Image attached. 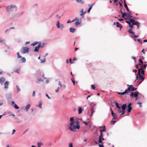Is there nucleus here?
Here are the masks:
<instances>
[{"mask_svg": "<svg viewBox=\"0 0 147 147\" xmlns=\"http://www.w3.org/2000/svg\"><path fill=\"white\" fill-rule=\"evenodd\" d=\"M71 80L72 82H73V83L74 85H75V81L74 80V79H71Z\"/></svg>", "mask_w": 147, "mask_h": 147, "instance_id": "603ef678", "label": "nucleus"}, {"mask_svg": "<svg viewBox=\"0 0 147 147\" xmlns=\"http://www.w3.org/2000/svg\"><path fill=\"white\" fill-rule=\"evenodd\" d=\"M43 144L41 142H38L37 143L38 147H40Z\"/></svg>", "mask_w": 147, "mask_h": 147, "instance_id": "393cba45", "label": "nucleus"}, {"mask_svg": "<svg viewBox=\"0 0 147 147\" xmlns=\"http://www.w3.org/2000/svg\"><path fill=\"white\" fill-rule=\"evenodd\" d=\"M102 131H100V136H99V137H102L103 136V134L102 133Z\"/></svg>", "mask_w": 147, "mask_h": 147, "instance_id": "c03bdc74", "label": "nucleus"}, {"mask_svg": "<svg viewBox=\"0 0 147 147\" xmlns=\"http://www.w3.org/2000/svg\"><path fill=\"white\" fill-rule=\"evenodd\" d=\"M9 84V82L6 81L4 83V88L7 89L8 88V86Z\"/></svg>", "mask_w": 147, "mask_h": 147, "instance_id": "9d476101", "label": "nucleus"}, {"mask_svg": "<svg viewBox=\"0 0 147 147\" xmlns=\"http://www.w3.org/2000/svg\"><path fill=\"white\" fill-rule=\"evenodd\" d=\"M99 146L100 147H104V146L102 144H99Z\"/></svg>", "mask_w": 147, "mask_h": 147, "instance_id": "774afa93", "label": "nucleus"}, {"mask_svg": "<svg viewBox=\"0 0 147 147\" xmlns=\"http://www.w3.org/2000/svg\"><path fill=\"white\" fill-rule=\"evenodd\" d=\"M5 80V78L3 77H2L0 78V83L1 84H2Z\"/></svg>", "mask_w": 147, "mask_h": 147, "instance_id": "1a4fd4ad", "label": "nucleus"}, {"mask_svg": "<svg viewBox=\"0 0 147 147\" xmlns=\"http://www.w3.org/2000/svg\"><path fill=\"white\" fill-rule=\"evenodd\" d=\"M17 55H18V58H21L22 57V56H21L20 55L19 52L17 53Z\"/></svg>", "mask_w": 147, "mask_h": 147, "instance_id": "37998d69", "label": "nucleus"}, {"mask_svg": "<svg viewBox=\"0 0 147 147\" xmlns=\"http://www.w3.org/2000/svg\"><path fill=\"white\" fill-rule=\"evenodd\" d=\"M6 9L7 11L11 12L14 11H16L17 7L15 5H11L10 6L7 7Z\"/></svg>", "mask_w": 147, "mask_h": 147, "instance_id": "f03ea898", "label": "nucleus"}, {"mask_svg": "<svg viewBox=\"0 0 147 147\" xmlns=\"http://www.w3.org/2000/svg\"><path fill=\"white\" fill-rule=\"evenodd\" d=\"M76 1L78 3H80L82 4H83L84 3V2L82 0H76Z\"/></svg>", "mask_w": 147, "mask_h": 147, "instance_id": "a211bd4d", "label": "nucleus"}, {"mask_svg": "<svg viewBox=\"0 0 147 147\" xmlns=\"http://www.w3.org/2000/svg\"><path fill=\"white\" fill-rule=\"evenodd\" d=\"M75 29L73 28H71L69 29L70 31V32L72 33H74V32L75 30Z\"/></svg>", "mask_w": 147, "mask_h": 147, "instance_id": "f3484780", "label": "nucleus"}, {"mask_svg": "<svg viewBox=\"0 0 147 147\" xmlns=\"http://www.w3.org/2000/svg\"><path fill=\"white\" fill-rule=\"evenodd\" d=\"M78 111L79 112V114H80L81 113L82 111V108L81 107H79L78 109Z\"/></svg>", "mask_w": 147, "mask_h": 147, "instance_id": "a878e982", "label": "nucleus"}, {"mask_svg": "<svg viewBox=\"0 0 147 147\" xmlns=\"http://www.w3.org/2000/svg\"><path fill=\"white\" fill-rule=\"evenodd\" d=\"M16 131L14 129H13L12 131V135Z\"/></svg>", "mask_w": 147, "mask_h": 147, "instance_id": "69168bd1", "label": "nucleus"}, {"mask_svg": "<svg viewBox=\"0 0 147 147\" xmlns=\"http://www.w3.org/2000/svg\"><path fill=\"white\" fill-rule=\"evenodd\" d=\"M139 62L140 63H142V64H143V61H142V60L141 59H139Z\"/></svg>", "mask_w": 147, "mask_h": 147, "instance_id": "09e8293b", "label": "nucleus"}, {"mask_svg": "<svg viewBox=\"0 0 147 147\" xmlns=\"http://www.w3.org/2000/svg\"><path fill=\"white\" fill-rule=\"evenodd\" d=\"M139 76L140 79L142 80L143 81L144 79V77L143 75H142L140 74H138Z\"/></svg>", "mask_w": 147, "mask_h": 147, "instance_id": "6ab92c4d", "label": "nucleus"}, {"mask_svg": "<svg viewBox=\"0 0 147 147\" xmlns=\"http://www.w3.org/2000/svg\"><path fill=\"white\" fill-rule=\"evenodd\" d=\"M59 87H58L57 88V89H56L55 90V92H57L59 91Z\"/></svg>", "mask_w": 147, "mask_h": 147, "instance_id": "680f3d73", "label": "nucleus"}, {"mask_svg": "<svg viewBox=\"0 0 147 147\" xmlns=\"http://www.w3.org/2000/svg\"><path fill=\"white\" fill-rule=\"evenodd\" d=\"M124 1V7L125 8H126V9L127 10V11H129V9L128 8V7L127 6V4L125 2V1Z\"/></svg>", "mask_w": 147, "mask_h": 147, "instance_id": "412c9836", "label": "nucleus"}, {"mask_svg": "<svg viewBox=\"0 0 147 147\" xmlns=\"http://www.w3.org/2000/svg\"><path fill=\"white\" fill-rule=\"evenodd\" d=\"M80 23L79 21H77L75 23V25L76 26L80 24Z\"/></svg>", "mask_w": 147, "mask_h": 147, "instance_id": "ea45409f", "label": "nucleus"}, {"mask_svg": "<svg viewBox=\"0 0 147 147\" xmlns=\"http://www.w3.org/2000/svg\"><path fill=\"white\" fill-rule=\"evenodd\" d=\"M60 24L59 22V21H58L57 22L56 24V26L57 28H59L60 27Z\"/></svg>", "mask_w": 147, "mask_h": 147, "instance_id": "bb28decb", "label": "nucleus"}, {"mask_svg": "<svg viewBox=\"0 0 147 147\" xmlns=\"http://www.w3.org/2000/svg\"><path fill=\"white\" fill-rule=\"evenodd\" d=\"M39 42H34V43L32 44H31V45H32L33 46H35V45H37L38 44H39Z\"/></svg>", "mask_w": 147, "mask_h": 147, "instance_id": "2f4dec72", "label": "nucleus"}, {"mask_svg": "<svg viewBox=\"0 0 147 147\" xmlns=\"http://www.w3.org/2000/svg\"><path fill=\"white\" fill-rule=\"evenodd\" d=\"M131 103H129L128 104L127 106V111L128 113H130L132 109V108L131 107Z\"/></svg>", "mask_w": 147, "mask_h": 147, "instance_id": "0eeeda50", "label": "nucleus"}, {"mask_svg": "<svg viewBox=\"0 0 147 147\" xmlns=\"http://www.w3.org/2000/svg\"><path fill=\"white\" fill-rule=\"evenodd\" d=\"M140 25V24L139 23V22L138 24L136 25H137V28H139Z\"/></svg>", "mask_w": 147, "mask_h": 147, "instance_id": "e2e57ef3", "label": "nucleus"}, {"mask_svg": "<svg viewBox=\"0 0 147 147\" xmlns=\"http://www.w3.org/2000/svg\"><path fill=\"white\" fill-rule=\"evenodd\" d=\"M130 87L131 88V91H132L135 90L137 89V88H134L132 85H130Z\"/></svg>", "mask_w": 147, "mask_h": 147, "instance_id": "4468645a", "label": "nucleus"}, {"mask_svg": "<svg viewBox=\"0 0 147 147\" xmlns=\"http://www.w3.org/2000/svg\"><path fill=\"white\" fill-rule=\"evenodd\" d=\"M117 93L119 94V95H123L126 94V91H124L123 92H117Z\"/></svg>", "mask_w": 147, "mask_h": 147, "instance_id": "cd10ccee", "label": "nucleus"}, {"mask_svg": "<svg viewBox=\"0 0 147 147\" xmlns=\"http://www.w3.org/2000/svg\"><path fill=\"white\" fill-rule=\"evenodd\" d=\"M126 107V104H123L121 107L122 110H125V109Z\"/></svg>", "mask_w": 147, "mask_h": 147, "instance_id": "5701e85b", "label": "nucleus"}, {"mask_svg": "<svg viewBox=\"0 0 147 147\" xmlns=\"http://www.w3.org/2000/svg\"><path fill=\"white\" fill-rule=\"evenodd\" d=\"M137 104L139 105V106L140 107H142V103L141 102H138V103Z\"/></svg>", "mask_w": 147, "mask_h": 147, "instance_id": "de8ad7c7", "label": "nucleus"}, {"mask_svg": "<svg viewBox=\"0 0 147 147\" xmlns=\"http://www.w3.org/2000/svg\"><path fill=\"white\" fill-rule=\"evenodd\" d=\"M147 65H144L143 66L141 67V68H142L143 69V68H145L146 67Z\"/></svg>", "mask_w": 147, "mask_h": 147, "instance_id": "a18cd8bd", "label": "nucleus"}, {"mask_svg": "<svg viewBox=\"0 0 147 147\" xmlns=\"http://www.w3.org/2000/svg\"><path fill=\"white\" fill-rule=\"evenodd\" d=\"M70 121H71L70 123V126H69L68 129L71 131L74 132L76 131V129H79L80 126L79 125H77L76 126L75 125H74V117H71L70 118Z\"/></svg>", "mask_w": 147, "mask_h": 147, "instance_id": "f257e3e1", "label": "nucleus"}, {"mask_svg": "<svg viewBox=\"0 0 147 147\" xmlns=\"http://www.w3.org/2000/svg\"><path fill=\"white\" fill-rule=\"evenodd\" d=\"M16 87H17V89L18 90V91H20V88H19V87L18 86H16Z\"/></svg>", "mask_w": 147, "mask_h": 147, "instance_id": "3c124183", "label": "nucleus"}, {"mask_svg": "<svg viewBox=\"0 0 147 147\" xmlns=\"http://www.w3.org/2000/svg\"><path fill=\"white\" fill-rule=\"evenodd\" d=\"M30 107V104L28 105L25 107L24 110L27 111L29 108Z\"/></svg>", "mask_w": 147, "mask_h": 147, "instance_id": "dca6fc26", "label": "nucleus"}, {"mask_svg": "<svg viewBox=\"0 0 147 147\" xmlns=\"http://www.w3.org/2000/svg\"><path fill=\"white\" fill-rule=\"evenodd\" d=\"M94 5V4H92L90 6V7L88 9V13H89L90 11V10L91 9V8H92V6H93V5Z\"/></svg>", "mask_w": 147, "mask_h": 147, "instance_id": "473e14b6", "label": "nucleus"}, {"mask_svg": "<svg viewBox=\"0 0 147 147\" xmlns=\"http://www.w3.org/2000/svg\"><path fill=\"white\" fill-rule=\"evenodd\" d=\"M129 95L130 96H131L132 97H133V96H134V93H133V92H132L130 94H129Z\"/></svg>", "mask_w": 147, "mask_h": 147, "instance_id": "4d7b16f0", "label": "nucleus"}, {"mask_svg": "<svg viewBox=\"0 0 147 147\" xmlns=\"http://www.w3.org/2000/svg\"><path fill=\"white\" fill-rule=\"evenodd\" d=\"M139 93L138 91H137L134 94V96L136 98V100L137 99V97H138V94Z\"/></svg>", "mask_w": 147, "mask_h": 147, "instance_id": "2eb2a0df", "label": "nucleus"}, {"mask_svg": "<svg viewBox=\"0 0 147 147\" xmlns=\"http://www.w3.org/2000/svg\"><path fill=\"white\" fill-rule=\"evenodd\" d=\"M98 142L99 143L102 144V139H101V137H99Z\"/></svg>", "mask_w": 147, "mask_h": 147, "instance_id": "c85d7f7f", "label": "nucleus"}, {"mask_svg": "<svg viewBox=\"0 0 147 147\" xmlns=\"http://www.w3.org/2000/svg\"><path fill=\"white\" fill-rule=\"evenodd\" d=\"M32 95L33 96H35V92L34 91H33Z\"/></svg>", "mask_w": 147, "mask_h": 147, "instance_id": "13d9d810", "label": "nucleus"}, {"mask_svg": "<svg viewBox=\"0 0 147 147\" xmlns=\"http://www.w3.org/2000/svg\"><path fill=\"white\" fill-rule=\"evenodd\" d=\"M124 111L125 110H123L122 111H121V113H122V114L121 115V116L122 115H123V114L124 113H125Z\"/></svg>", "mask_w": 147, "mask_h": 147, "instance_id": "052dcab7", "label": "nucleus"}, {"mask_svg": "<svg viewBox=\"0 0 147 147\" xmlns=\"http://www.w3.org/2000/svg\"><path fill=\"white\" fill-rule=\"evenodd\" d=\"M13 106L15 109H19V107L15 104H14V105Z\"/></svg>", "mask_w": 147, "mask_h": 147, "instance_id": "4c0bfd02", "label": "nucleus"}, {"mask_svg": "<svg viewBox=\"0 0 147 147\" xmlns=\"http://www.w3.org/2000/svg\"><path fill=\"white\" fill-rule=\"evenodd\" d=\"M21 61L22 62H25L26 61V59L24 57H22L21 59Z\"/></svg>", "mask_w": 147, "mask_h": 147, "instance_id": "72a5a7b5", "label": "nucleus"}, {"mask_svg": "<svg viewBox=\"0 0 147 147\" xmlns=\"http://www.w3.org/2000/svg\"><path fill=\"white\" fill-rule=\"evenodd\" d=\"M116 122L115 121L112 120L110 122V124L111 125H113Z\"/></svg>", "mask_w": 147, "mask_h": 147, "instance_id": "f704fd0d", "label": "nucleus"}, {"mask_svg": "<svg viewBox=\"0 0 147 147\" xmlns=\"http://www.w3.org/2000/svg\"><path fill=\"white\" fill-rule=\"evenodd\" d=\"M106 130V128H105V126H104L102 130H100V131H105Z\"/></svg>", "mask_w": 147, "mask_h": 147, "instance_id": "58836bf2", "label": "nucleus"}, {"mask_svg": "<svg viewBox=\"0 0 147 147\" xmlns=\"http://www.w3.org/2000/svg\"><path fill=\"white\" fill-rule=\"evenodd\" d=\"M91 87L92 88V89H95V85L94 84H92L91 85Z\"/></svg>", "mask_w": 147, "mask_h": 147, "instance_id": "5fc2aeb1", "label": "nucleus"}, {"mask_svg": "<svg viewBox=\"0 0 147 147\" xmlns=\"http://www.w3.org/2000/svg\"><path fill=\"white\" fill-rule=\"evenodd\" d=\"M45 45V43H43L42 45L40 44V47L41 48H43L44 47Z\"/></svg>", "mask_w": 147, "mask_h": 147, "instance_id": "a19ab883", "label": "nucleus"}, {"mask_svg": "<svg viewBox=\"0 0 147 147\" xmlns=\"http://www.w3.org/2000/svg\"><path fill=\"white\" fill-rule=\"evenodd\" d=\"M64 27H64V26L63 25V24H61V30H63V29L64 28Z\"/></svg>", "mask_w": 147, "mask_h": 147, "instance_id": "79ce46f5", "label": "nucleus"}, {"mask_svg": "<svg viewBox=\"0 0 147 147\" xmlns=\"http://www.w3.org/2000/svg\"><path fill=\"white\" fill-rule=\"evenodd\" d=\"M132 16H131V14H126V16L125 17V19L127 20L128 19H129V18L132 17Z\"/></svg>", "mask_w": 147, "mask_h": 147, "instance_id": "9b49d317", "label": "nucleus"}, {"mask_svg": "<svg viewBox=\"0 0 147 147\" xmlns=\"http://www.w3.org/2000/svg\"><path fill=\"white\" fill-rule=\"evenodd\" d=\"M138 41L139 42H141L142 40L140 39H139L138 40Z\"/></svg>", "mask_w": 147, "mask_h": 147, "instance_id": "338daca9", "label": "nucleus"}, {"mask_svg": "<svg viewBox=\"0 0 147 147\" xmlns=\"http://www.w3.org/2000/svg\"><path fill=\"white\" fill-rule=\"evenodd\" d=\"M40 47V43L39 42V44H38V45L37 46L35 47V49L34 50V52H37L38 51L39 48Z\"/></svg>", "mask_w": 147, "mask_h": 147, "instance_id": "6e6552de", "label": "nucleus"}, {"mask_svg": "<svg viewBox=\"0 0 147 147\" xmlns=\"http://www.w3.org/2000/svg\"><path fill=\"white\" fill-rule=\"evenodd\" d=\"M79 121H74V124H76V125H78V124H79Z\"/></svg>", "mask_w": 147, "mask_h": 147, "instance_id": "e433bc0d", "label": "nucleus"}, {"mask_svg": "<svg viewBox=\"0 0 147 147\" xmlns=\"http://www.w3.org/2000/svg\"><path fill=\"white\" fill-rule=\"evenodd\" d=\"M138 74H141L142 75H143V76H144V71L142 68H140L138 69Z\"/></svg>", "mask_w": 147, "mask_h": 147, "instance_id": "20e7f679", "label": "nucleus"}, {"mask_svg": "<svg viewBox=\"0 0 147 147\" xmlns=\"http://www.w3.org/2000/svg\"><path fill=\"white\" fill-rule=\"evenodd\" d=\"M69 147H73V145L72 143H70L69 144Z\"/></svg>", "mask_w": 147, "mask_h": 147, "instance_id": "864d4df0", "label": "nucleus"}, {"mask_svg": "<svg viewBox=\"0 0 147 147\" xmlns=\"http://www.w3.org/2000/svg\"><path fill=\"white\" fill-rule=\"evenodd\" d=\"M115 105H116V107L119 109H120V108H121V107H120L119 106V103H117V102H116V103L115 104Z\"/></svg>", "mask_w": 147, "mask_h": 147, "instance_id": "c756f323", "label": "nucleus"}, {"mask_svg": "<svg viewBox=\"0 0 147 147\" xmlns=\"http://www.w3.org/2000/svg\"><path fill=\"white\" fill-rule=\"evenodd\" d=\"M91 115H90V116H92V114L94 112L93 110V107H92L91 109Z\"/></svg>", "mask_w": 147, "mask_h": 147, "instance_id": "7c9ffc66", "label": "nucleus"}, {"mask_svg": "<svg viewBox=\"0 0 147 147\" xmlns=\"http://www.w3.org/2000/svg\"><path fill=\"white\" fill-rule=\"evenodd\" d=\"M29 50V48L27 47H23L21 50V51L23 54L28 53Z\"/></svg>", "mask_w": 147, "mask_h": 147, "instance_id": "7ed1b4c3", "label": "nucleus"}, {"mask_svg": "<svg viewBox=\"0 0 147 147\" xmlns=\"http://www.w3.org/2000/svg\"><path fill=\"white\" fill-rule=\"evenodd\" d=\"M131 90V89L129 86L127 89L125 90V91H126V93H127L129 92H130Z\"/></svg>", "mask_w": 147, "mask_h": 147, "instance_id": "aec40b11", "label": "nucleus"}, {"mask_svg": "<svg viewBox=\"0 0 147 147\" xmlns=\"http://www.w3.org/2000/svg\"><path fill=\"white\" fill-rule=\"evenodd\" d=\"M120 12H121V13L122 14V17L125 19V18L126 16V13H125V12L123 13L121 11H120Z\"/></svg>", "mask_w": 147, "mask_h": 147, "instance_id": "f8f14e48", "label": "nucleus"}, {"mask_svg": "<svg viewBox=\"0 0 147 147\" xmlns=\"http://www.w3.org/2000/svg\"><path fill=\"white\" fill-rule=\"evenodd\" d=\"M116 23L117 24L116 26L117 27L120 28V29H121V28H122V26L118 22H116Z\"/></svg>", "mask_w": 147, "mask_h": 147, "instance_id": "ddd939ff", "label": "nucleus"}, {"mask_svg": "<svg viewBox=\"0 0 147 147\" xmlns=\"http://www.w3.org/2000/svg\"><path fill=\"white\" fill-rule=\"evenodd\" d=\"M83 123H84L86 125H88V123L84 121H83L82 122Z\"/></svg>", "mask_w": 147, "mask_h": 147, "instance_id": "bf43d9fd", "label": "nucleus"}, {"mask_svg": "<svg viewBox=\"0 0 147 147\" xmlns=\"http://www.w3.org/2000/svg\"><path fill=\"white\" fill-rule=\"evenodd\" d=\"M129 27L131 28H132L133 27V25L131 24V23H130L129 24Z\"/></svg>", "mask_w": 147, "mask_h": 147, "instance_id": "8fccbe9b", "label": "nucleus"}, {"mask_svg": "<svg viewBox=\"0 0 147 147\" xmlns=\"http://www.w3.org/2000/svg\"><path fill=\"white\" fill-rule=\"evenodd\" d=\"M137 71V70L136 69H134L132 71L133 72H136Z\"/></svg>", "mask_w": 147, "mask_h": 147, "instance_id": "0e129e2a", "label": "nucleus"}, {"mask_svg": "<svg viewBox=\"0 0 147 147\" xmlns=\"http://www.w3.org/2000/svg\"><path fill=\"white\" fill-rule=\"evenodd\" d=\"M40 61H41V63H42L45 61V58H44V60L43 61L41 59Z\"/></svg>", "mask_w": 147, "mask_h": 147, "instance_id": "6e6d98bb", "label": "nucleus"}, {"mask_svg": "<svg viewBox=\"0 0 147 147\" xmlns=\"http://www.w3.org/2000/svg\"><path fill=\"white\" fill-rule=\"evenodd\" d=\"M128 31L130 33L133 35L134 34V33L132 31V29L130 28Z\"/></svg>", "mask_w": 147, "mask_h": 147, "instance_id": "b1692460", "label": "nucleus"}, {"mask_svg": "<svg viewBox=\"0 0 147 147\" xmlns=\"http://www.w3.org/2000/svg\"><path fill=\"white\" fill-rule=\"evenodd\" d=\"M111 109V115L113 116V119H117V115L116 114H115L113 113L112 109Z\"/></svg>", "mask_w": 147, "mask_h": 147, "instance_id": "423d86ee", "label": "nucleus"}, {"mask_svg": "<svg viewBox=\"0 0 147 147\" xmlns=\"http://www.w3.org/2000/svg\"><path fill=\"white\" fill-rule=\"evenodd\" d=\"M85 12L84 11V10L83 9H81V11H80V16H82L84 13Z\"/></svg>", "mask_w": 147, "mask_h": 147, "instance_id": "4be33fe9", "label": "nucleus"}, {"mask_svg": "<svg viewBox=\"0 0 147 147\" xmlns=\"http://www.w3.org/2000/svg\"><path fill=\"white\" fill-rule=\"evenodd\" d=\"M79 20V19L77 17H76L75 18V19L74 20H73V21H71V22H74L76 20Z\"/></svg>", "mask_w": 147, "mask_h": 147, "instance_id": "49530a36", "label": "nucleus"}, {"mask_svg": "<svg viewBox=\"0 0 147 147\" xmlns=\"http://www.w3.org/2000/svg\"><path fill=\"white\" fill-rule=\"evenodd\" d=\"M42 103L41 102H39V104L38 105V107L39 108H42Z\"/></svg>", "mask_w": 147, "mask_h": 147, "instance_id": "c9c22d12", "label": "nucleus"}, {"mask_svg": "<svg viewBox=\"0 0 147 147\" xmlns=\"http://www.w3.org/2000/svg\"><path fill=\"white\" fill-rule=\"evenodd\" d=\"M129 20L130 22L132 24L134 25H136L139 23L138 22H136L134 19L132 18H130Z\"/></svg>", "mask_w": 147, "mask_h": 147, "instance_id": "39448f33", "label": "nucleus"}]
</instances>
